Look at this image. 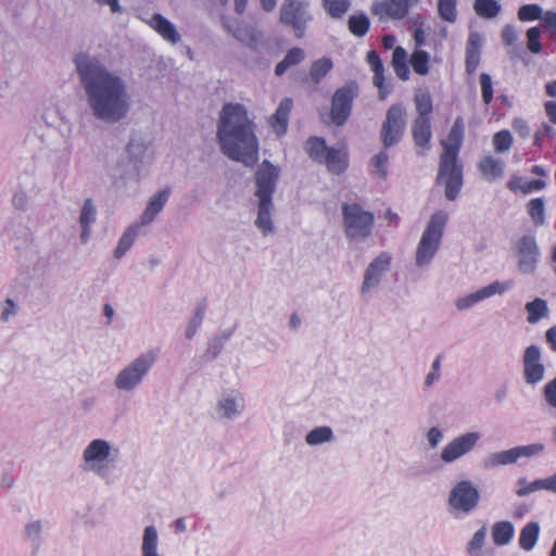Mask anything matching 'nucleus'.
<instances>
[{
	"instance_id": "1",
	"label": "nucleus",
	"mask_w": 556,
	"mask_h": 556,
	"mask_svg": "<svg viewBox=\"0 0 556 556\" xmlns=\"http://www.w3.org/2000/svg\"><path fill=\"white\" fill-rule=\"evenodd\" d=\"M74 64L92 117L110 125L124 121L132 106L127 81L99 58L86 52L77 53Z\"/></svg>"
},
{
	"instance_id": "2",
	"label": "nucleus",
	"mask_w": 556,
	"mask_h": 556,
	"mask_svg": "<svg viewBox=\"0 0 556 556\" xmlns=\"http://www.w3.org/2000/svg\"><path fill=\"white\" fill-rule=\"evenodd\" d=\"M216 137L222 153L228 159L247 167L257 163L260 144L256 124L243 104L227 102L222 106Z\"/></svg>"
},
{
	"instance_id": "3",
	"label": "nucleus",
	"mask_w": 556,
	"mask_h": 556,
	"mask_svg": "<svg viewBox=\"0 0 556 556\" xmlns=\"http://www.w3.org/2000/svg\"><path fill=\"white\" fill-rule=\"evenodd\" d=\"M465 123L458 116L451 127L447 139L443 142L444 152L440 157L437 185L444 186V195L448 201H455L464 185L463 164L458 161V152L464 141Z\"/></svg>"
},
{
	"instance_id": "4",
	"label": "nucleus",
	"mask_w": 556,
	"mask_h": 556,
	"mask_svg": "<svg viewBox=\"0 0 556 556\" xmlns=\"http://www.w3.org/2000/svg\"><path fill=\"white\" fill-rule=\"evenodd\" d=\"M279 178L280 167L268 160H264L257 166L254 174V195L257 199V215L254 225L264 237L273 233L275 229L273 222L275 213L273 195L277 189Z\"/></svg>"
},
{
	"instance_id": "5",
	"label": "nucleus",
	"mask_w": 556,
	"mask_h": 556,
	"mask_svg": "<svg viewBox=\"0 0 556 556\" xmlns=\"http://www.w3.org/2000/svg\"><path fill=\"white\" fill-rule=\"evenodd\" d=\"M447 220L448 214L443 210L435 211L430 216L416 248L417 267L422 268L431 264L440 249Z\"/></svg>"
},
{
	"instance_id": "6",
	"label": "nucleus",
	"mask_w": 556,
	"mask_h": 556,
	"mask_svg": "<svg viewBox=\"0 0 556 556\" xmlns=\"http://www.w3.org/2000/svg\"><path fill=\"white\" fill-rule=\"evenodd\" d=\"M344 235L349 240L361 241L371 236L375 215L359 203L343 202L341 205Z\"/></svg>"
},
{
	"instance_id": "7",
	"label": "nucleus",
	"mask_w": 556,
	"mask_h": 556,
	"mask_svg": "<svg viewBox=\"0 0 556 556\" xmlns=\"http://www.w3.org/2000/svg\"><path fill=\"white\" fill-rule=\"evenodd\" d=\"M156 362V354L148 351L118 371L115 377L114 386L122 392H132L139 388Z\"/></svg>"
},
{
	"instance_id": "8",
	"label": "nucleus",
	"mask_w": 556,
	"mask_h": 556,
	"mask_svg": "<svg viewBox=\"0 0 556 556\" xmlns=\"http://www.w3.org/2000/svg\"><path fill=\"white\" fill-rule=\"evenodd\" d=\"M480 493L470 480L457 481L450 490L447 505L455 517H466L479 506Z\"/></svg>"
},
{
	"instance_id": "9",
	"label": "nucleus",
	"mask_w": 556,
	"mask_h": 556,
	"mask_svg": "<svg viewBox=\"0 0 556 556\" xmlns=\"http://www.w3.org/2000/svg\"><path fill=\"white\" fill-rule=\"evenodd\" d=\"M309 0H283L279 21L293 29L298 39L305 36L308 24L313 21Z\"/></svg>"
},
{
	"instance_id": "10",
	"label": "nucleus",
	"mask_w": 556,
	"mask_h": 556,
	"mask_svg": "<svg viewBox=\"0 0 556 556\" xmlns=\"http://www.w3.org/2000/svg\"><path fill=\"white\" fill-rule=\"evenodd\" d=\"M358 85L355 80L348 81L338 88L331 98L330 117L336 126H343L352 114L353 102L358 96Z\"/></svg>"
},
{
	"instance_id": "11",
	"label": "nucleus",
	"mask_w": 556,
	"mask_h": 556,
	"mask_svg": "<svg viewBox=\"0 0 556 556\" xmlns=\"http://www.w3.org/2000/svg\"><path fill=\"white\" fill-rule=\"evenodd\" d=\"M406 129V111L401 103L392 104L386 114L380 129V138L384 148L397 144Z\"/></svg>"
},
{
	"instance_id": "12",
	"label": "nucleus",
	"mask_w": 556,
	"mask_h": 556,
	"mask_svg": "<svg viewBox=\"0 0 556 556\" xmlns=\"http://www.w3.org/2000/svg\"><path fill=\"white\" fill-rule=\"evenodd\" d=\"M111 456V444L104 439H94L89 442L83 452L84 471L93 472L104 478L108 475V468L104 465Z\"/></svg>"
},
{
	"instance_id": "13",
	"label": "nucleus",
	"mask_w": 556,
	"mask_h": 556,
	"mask_svg": "<svg viewBox=\"0 0 556 556\" xmlns=\"http://www.w3.org/2000/svg\"><path fill=\"white\" fill-rule=\"evenodd\" d=\"M481 434L477 431L465 432L452 439L441 451L440 458L444 464H452L469 454L478 445Z\"/></svg>"
},
{
	"instance_id": "14",
	"label": "nucleus",
	"mask_w": 556,
	"mask_h": 556,
	"mask_svg": "<svg viewBox=\"0 0 556 556\" xmlns=\"http://www.w3.org/2000/svg\"><path fill=\"white\" fill-rule=\"evenodd\" d=\"M522 375L528 386H536L545 377V366L542 362V350L536 344L526 348L522 355Z\"/></svg>"
},
{
	"instance_id": "15",
	"label": "nucleus",
	"mask_w": 556,
	"mask_h": 556,
	"mask_svg": "<svg viewBox=\"0 0 556 556\" xmlns=\"http://www.w3.org/2000/svg\"><path fill=\"white\" fill-rule=\"evenodd\" d=\"M518 268L522 274H533L540 261L541 251L534 235H525L516 242Z\"/></svg>"
},
{
	"instance_id": "16",
	"label": "nucleus",
	"mask_w": 556,
	"mask_h": 556,
	"mask_svg": "<svg viewBox=\"0 0 556 556\" xmlns=\"http://www.w3.org/2000/svg\"><path fill=\"white\" fill-rule=\"evenodd\" d=\"M514 287L511 280L500 281L495 280L490 285L470 293L465 296L458 298L455 302V307L458 311H466L473 307L479 302L486 300L493 295H501L509 291Z\"/></svg>"
},
{
	"instance_id": "17",
	"label": "nucleus",
	"mask_w": 556,
	"mask_h": 556,
	"mask_svg": "<svg viewBox=\"0 0 556 556\" xmlns=\"http://www.w3.org/2000/svg\"><path fill=\"white\" fill-rule=\"evenodd\" d=\"M146 151L147 146L140 138H130L125 149V156L119 163L124 166V162H127L124 169L125 178L139 179Z\"/></svg>"
},
{
	"instance_id": "18",
	"label": "nucleus",
	"mask_w": 556,
	"mask_h": 556,
	"mask_svg": "<svg viewBox=\"0 0 556 556\" xmlns=\"http://www.w3.org/2000/svg\"><path fill=\"white\" fill-rule=\"evenodd\" d=\"M391 255L389 252H380L367 266L364 273V279L361 287L362 294L367 293L370 289L377 287L384 274L390 270Z\"/></svg>"
},
{
	"instance_id": "19",
	"label": "nucleus",
	"mask_w": 556,
	"mask_h": 556,
	"mask_svg": "<svg viewBox=\"0 0 556 556\" xmlns=\"http://www.w3.org/2000/svg\"><path fill=\"white\" fill-rule=\"evenodd\" d=\"M245 401L242 393L231 390L223 394L216 404V413L219 419L233 420L244 410Z\"/></svg>"
},
{
	"instance_id": "20",
	"label": "nucleus",
	"mask_w": 556,
	"mask_h": 556,
	"mask_svg": "<svg viewBox=\"0 0 556 556\" xmlns=\"http://www.w3.org/2000/svg\"><path fill=\"white\" fill-rule=\"evenodd\" d=\"M371 13L380 21L388 18L403 20L409 11L408 0H384L375 1L371 4Z\"/></svg>"
},
{
	"instance_id": "21",
	"label": "nucleus",
	"mask_w": 556,
	"mask_h": 556,
	"mask_svg": "<svg viewBox=\"0 0 556 556\" xmlns=\"http://www.w3.org/2000/svg\"><path fill=\"white\" fill-rule=\"evenodd\" d=\"M482 42L483 39L479 33L469 34L465 50V70L468 75L475 74L480 64Z\"/></svg>"
},
{
	"instance_id": "22",
	"label": "nucleus",
	"mask_w": 556,
	"mask_h": 556,
	"mask_svg": "<svg viewBox=\"0 0 556 556\" xmlns=\"http://www.w3.org/2000/svg\"><path fill=\"white\" fill-rule=\"evenodd\" d=\"M293 108V100L291 98H285L280 101L275 113L269 117L268 124L273 131L281 137L287 134L290 113Z\"/></svg>"
},
{
	"instance_id": "23",
	"label": "nucleus",
	"mask_w": 556,
	"mask_h": 556,
	"mask_svg": "<svg viewBox=\"0 0 556 556\" xmlns=\"http://www.w3.org/2000/svg\"><path fill=\"white\" fill-rule=\"evenodd\" d=\"M148 24L154 29L164 40L176 45L180 41L181 36L176 26L160 13H154L148 21Z\"/></svg>"
},
{
	"instance_id": "24",
	"label": "nucleus",
	"mask_w": 556,
	"mask_h": 556,
	"mask_svg": "<svg viewBox=\"0 0 556 556\" xmlns=\"http://www.w3.org/2000/svg\"><path fill=\"white\" fill-rule=\"evenodd\" d=\"M98 210L91 198L84 201L79 213V226L81 228L80 240L87 243L91 236L92 225L97 222Z\"/></svg>"
},
{
	"instance_id": "25",
	"label": "nucleus",
	"mask_w": 556,
	"mask_h": 556,
	"mask_svg": "<svg viewBox=\"0 0 556 556\" xmlns=\"http://www.w3.org/2000/svg\"><path fill=\"white\" fill-rule=\"evenodd\" d=\"M366 59L370 65L371 71L374 72L372 81L374 85L379 89V98L384 99L391 92V87L384 83L383 63L375 50H370L367 53Z\"/></svg>"
},
{
	"instance_id": "26",
	"label": "nucleus",
	"mask_w": 556,
	"mask_h": 556,
	"mask_svg": "<svg viewBox=\"0 0 556 556\" xmlns=\"http://www.w3.org/2000/svg\"><path fill=\"white\" fill-rule=\"evenodd\" d=\"M349 152L346 147L333 148L331 147L324 162L328 172L333 175H341L349 167Z\"/></svg>"
},
{
	"instance_id": "27",
	"label": "nucleus",
	"mask_w": 556,
	"mask_h": 556,
	"mask_svg": "<svg viewBox=\"0 0 556 556\" xmlns=\"http://www.w3.org/2000/svg\"><path fill=\"white\" fill-rule=\"evenodd\" d=\"M169 193V189L166 188L152 195L146 210L141 215L140 225H148L153 222L155 216L163 210V207L167 203Z\"/></svg>"
},
{
	"instance_id": "28",
	"label": "nucleus",
	"mask_w": 556,
	"mask_h": 556,
	"mask_svg": "<svg viewBox=\"0 0 556 556\" xmlns=\"http://www.w3.org/2000/svg\"><path fill=\"white\" fill-rule=\"evenodd\" d=\"M224 27L231 31L233 37L239 40L240 42L244 43L249 49H251L254 52H257L260 50V43H261V34L257 29L254 27H239L236 30H231L230 26L224 21L223 22Z\"/></svg>"
},
{
	"instance_id": "29",
	"label": "nucleus",
	"mask_w": 556,
	"mask_h": 556,
	"mask_svg": "<svg viewBox=\"0 0 556 556\" xmlns=\"http://www.w3.org/2000/svg\"><path fill=\"white\" fill-rule=\"evenodd\" d=\"M515 447L509 450L498 451L494 453H490L483 459V467L485 469H494L501 466L513 465L518 462V457L516 455Z\"/></svg>"
},
{
	"instance_id": "30",
	"label": "nucleus",
	"mask_w": 556,
	"mask_h": 556,
	"mask_svg": "<svg viewBox=\"0 0 556 556\" xmlns=\"http://www.w3.org/2000/svg\"><path fill=\"white\" fill-rule=\"evenodd\" d=\"M412 134L416 146L428 147L432 137L430 118L417 117L412 126Z\"/></svg>"
},
{
	"instance_id": "31",
	"label": "nucleus",
	"mask_w": 556,
	"mask_h": 556,
	"mask_svg": "<svg viewBox=\"0 0 556 556\" xmlns=\"http://www.w3.org/2000/svg\"><path fill=\"white\" fill-rule=\"evenodd\" d=\"M546 187V181L543 179H534L527 181L520 176H513L507 182V188L511 192L521 191L523 194H529L533 191L543 190Z\"/></svg>"
},
{
	"instance_id": "32",
	"label": "nucleus",
	"mask_w": 556,
	"mask_h": 556,
	"mask_svg": "<svg viewBox=\"0 0 556 556\" xmlns=\"http://www.w3.org/2000/svg\"><path fill=\"white\" fill-rule=\"evenodd\" d=\"M505 163L493 155L484 156L479 163V169L489 180H495L504 174Z\"/></svg>"
},
{
	"instance_id": "33",
	"label": "nucleus",
	"mask_w": 556,
	"mask_h": 556,
	"mask_svg": "<svg viewBox=\"0 0 556 556\" xmlns=\"http://www.w3.org/2000/svg\"><path fill=\"white\" fill-rule=\"evenodd\" d=\"M540 531V523L536 521H530L525 525L519 534L520 547L527 552L532 551L538 543Z\"/></svg>"
},
{
	"instance_id": "34",
	"label": "nucleus",
	"mask_w": 556,
	"mask_h": 556,
	"mask_svg": "<svg viewBox=\"0 0 556 556\" xmlns=\"http://www.w3.org/2000/svg\"><path fill=\"white\" fill-rule=\"evenodd\" d=\"M139 229L140 224H134L126 228L114 250L113 255L115 258H122L129 251L139 235Z\"/></svg>"
},
{
	"instance_id": "35",
	"label": "nucleus",
	"mask_w": 556,
	"mask_h": 556,
	"mask_svg": "<svg viewBox=\"0 0 556 556\" xmlns=\"http://www.w3.org/2000/svg\"><path fill=\"white\" fill-rule=\"evenodd\" d=\"M331 147L321 137H309L305 142V151L315 162L323 163Z\"/></svg>"
},
{
	"instance_id": "36",
	"label": "nucleus",
	"mask_w": 556,
	"mask_h": 556,
	"mask_svg": "<svg viewBox=\"0 0 556 556\" xmlns=\"http://www.w3.org/2000/svg\"><path fill=\"white\" fill-rule=\"evenodd\" d=\"M43 522L39 519L29 520L24 527V539L30 544L34 552H37L42 543Z\"/></svg>"
},
{
	"instance_id": "37",
	"label": "nucleus",
	"mask_w": 556,
	"mask_h": 556,
	"mask_svg": "<svg viewBox=\"0 0 556 556\" xmlns=\"http://www.w3.org/2000/svg\"><path fill=\"white\" fill-rule=\"evenodd\" d=\"M514 533L515 527L510 521H497L492 526V539L498 546L508 544Z\"/></svg>"
},
{
	"instance_id": "38",
	"label": "nucleus",
	"mask_w": 556,
	"mask_h": 556,
	"mask_svg": "<svg viewBox=\"0 0 556 556\" xmlns=\"http://www.w3.org/2000/svg\"><path fill=\"white\" fill-rule=\"evenodd\" d=\"M304 59L305 52L303 49L298 47L291 48L285 58L276 65L275 74L282 76L289 67L300 64Z\"/></svg>"
},
{
	"instance_id": "39",
	"label": "nucleus",
	"mask_w": 556,
	"mask_h": 556,
	"mask_svg": "<svg viewBox=\"0 0 556 556\" xmlns=\"http://www.w3.org/2000/svg\"><path fill=\"white\" fill-rule=\"evenodd\" d=\"M159 535L154 526H148L143 530L141 552L142 556H160L157 552Z\"/></svg>"
},
{
	"instance_id": "40",
	"label": "nucleus",
	"mask_w": 556,
	"mask_h": 556,
	"mask_svg": "<svg viewBox=\"0 0 556 556\" xmlns=\"http://www.w3.org/2000/svg\"><path fill=\"white\" fill-rule=\"evenodd\" d=\"M206 307H207V304H206L205 300H202L197 304V306L193 311L192 317L189 319L187 328H186V332H185L186 339L192 340L194 338L198 329L201 327V325L203 323Z\"/></svg>"
},
{
	"instance_id": "41",
	"label": "nucleus",
	"mask_w": 556,
	"mask_h": 556,
	"mask_svg": "<svg viewBox=\"0 0 556 556\" xmlns=\"http://www.w3.org/2000/svg\"><path fill=\"white\" fill-rule=\"evenodd\" d=\"M527 213L535 226L546 224L545 200L544 198H534L527 203Z\"/></svg>"
},
{
	"instance_id": "42",
	"label": "nucleus",
	"mask_w": 556,
	"mask_h": 556,
	"mask_svg": "<svg viewBox=\"0 0 556 556\" xmlns=\"http://www.w3.org/2000/svg\"><path fill=\"white\" fill-rule=\"evenodd\" d=\"M332 441H334V433L329 426L316 427L312 429L305 437L306 444L311 446H316Z\"/></svg>"
},
{
	"instance_id": "43",
	"label": "nucleus",
	"mask_w": 556,
	"mask_h": 556,
	"mask_svg": "<svg viewBox=\"0 0 556 556\" xmlns=\"http://www.w3.org/2000/svg\"><path fill=\"white\" fill-rule=\"evenodd\" d=\"M526 311L528 312L527 320L530 324H536L542 318L548 315V305L544 299L536 298L526 304Z\"/></svg>"
},
{
	"instance_id": "44",
	"label": "nucleus",
	"mask_w": 556,
	"mask_h": 556,
	"mask_svg": "<svg viewBox=\"0 0 556 556\" xmlns=\"http://www.w3.org/2000/svg\"><path fill=\"white\" fill-rule=\"evenodd\" d=\"M392 66L399 78L402 80H407L409 78L410 72L407 65V53L404 48H394L392 55Z\"/></svg>"
},
{
	"instance_id": "45",
	"label": "nucleus",
	"mask_w": 556,
	"mask_h": 556,
	"mask_svg": "<svg viewBox=\"0 0 556 556\" xmlns=\"http://www.w3.org/2000/svg\"><path fill=\"white\" fill-rule=\"evenodd\" d=\"M349 30L356 37H364L370 27V20L365 13L354 14L348 21Z\"/></svg>"
},
{
	"instance_id": "46",
	"label": "nucleus",
	"mask_w": 556,
	"mask_h": 556,
	"mask_svg": "<svg viewBox=\"0 0 556 556\" xmlns=\"http://www.w3.org/2000/svg\"><path fill=\"white\" fill-rule=\"evenodd\" d=\"M475 12L483 18H493L501 12V4L496 0H476Z\"/></svg>"
},
{
	"instance_id": "47",
	"label": "nucleus",
	"mask_w": 556,
	"mask_h": 556,
	"mask_svg": "<svg viewBox=\"0 0 556 556\" xmlns=\"http://www.w3.org/2000/svg\"><path fill=\"white\" fill-rule=\"evenodd\" d=\"M333 64L331 59L321 58L312 63L309 68V76L315 84H319L320 80L331 71Z\"/></svg>"
},
{
	"instance_id": "48",
	"label": "nucleus",
	"mask_w": 556,
	"mask_h": 556,
	"mask_svg": "<svg viewBox=\"0 0 556 556\" xmlns=\"http://www.w3.org/2000/svg\"><path fill=\"white\" fill-rule=\"evenodd\" d=\"M429 53L421 49H416L410 56V64L419 75H427L429 73Z\"/></svg>"
},
{
	"instance_id": "49",
	"label": "nucleus",
	"mask_w": 556,
	"mask_h": 556,
	"mask_svg": "<svg viewBox=\"0 0 556 556\" xmlns=\"http://www.w3.org/2000/svg\"><path fill=\"white\" fill-rule=\"evenodd\" d=\"M323 7L333 18H341L351 7L350 0H323Z\"/></svg>"
},
{
	"instance_id": "50",
	"label": "nucleus",
	"mask_w": 556,
	"mask_h": 556,
	"mask_svg": "<svg viewBox=\"0 0 556 556\" xmlns=\"http://www.w3.org/2000/svg\"><path fill=\"white\" fill-rule=\"evenodd\" d=\"M457 0H438L439 16L448 23H454L457 18Z\"/></svg>"
},
{
	"instance_id": "51",
	"label": "nucleus",
	"mask_w": 556,
	"mask_h": 556,
	"mask_svg": "<svg viewBox=\"0 0 556 556\" xmlns=\"http://www.w3.org/2000/svg\"><path fill=\"white\" fill-rule=\"evenodd\" d=\"M415 104L418 112L417 117L430 118L432 112V99L428 92H418L415 94Z\"/></svg>"
},
{
	"instance_id": "52",
	"label": "nucleus",
	"mask_w": 556,
	"mask_h": 556,
	"mask_svg": "<svg viewBox=\"0 0 556 556\" xmlns=\"http://www.w3.org/2000/svg\"><path fill=\"white\" fill-rule=\"evenodd\" d=\"M389 161V155L386 150L380 151L375 154L370 160V166L372 167V173L379 176L380 178H386L388 175L387 163Z\"/></svg>"
},
{
	"instance_id": "53",
	"label": "nucleus",
	"mask_w": 556,
	"mask_h": 556,
	"mask_svg": "<svg viewBox=\"0 0 556 556\" xmlns=\"http://www.w3.org/2000/svg\"><path fill=\"white\" fill-rule=\"evenodd\" d=\"M493 146L496 152H507L513 146V136L509 130H500L493 136Z\"/></svg>"
},
{
	"instance_id": "54",
	"label": "nucleus",
	"mask_w": 556,
	"mask_h": 556,
	"mask_svg": "<svg viewBox=\"0 0 556 556\" xmlns=\"http://www.w3.org/2000/svg\"><path fill=\"white\" fill-rule=\"evenodd\" d=\"M543 10L539 4H525L518 10V18L522 22L541 20Z\"/></svg>"
},
{
	"instance_id": "55",
	"label": "nucleus",
	"mask_w": 556,
	"mask_h": 556,
	"mask_svg": "<svg viewBox=\"0 0 556 556\" xmlns=\"http://www.w3.org/2000/svg\"><path fill=\"white\" fill-rule=\"evenodd\" d=\"M226 343L218 337L214 336L207 342V348L204 353V357L207 362H212L218 357V355L224 350Z\"/></svg>"
},
{
	"instance_id": "56",
	"label": "nucleus",
	"mask_w": 556,
	"mask_h": 556,
	"mask_svg": "<svg viewBox=\"0 0 556 556\" xmlns=\"http://www.w3.org/2000/svg\"><path fill=\"white\" fill-rule=\"evenodd\" d=\"M481 97L484 104L489 105L493 100V81L488 73L480 74Z\"/></svg>"
},
{
	"instance_id": "57",
	"label": "nucleus",
	"mask_w": 556,
	"mask_h": 556,
	"mask_svg": "<svg viewBox=\"0 0 556 556\" xmlns=\"http://www.w3.org/2000/svg\"><path fill=\"white\" fill-rule=\"evenodd\" d=\"M544 450H545V445L542 443H532V444H528V445L515 446V451L517 453L516 455H517L518 459H520L522 457L530 458V457L536 456V455L543 453Z\"/></svg>"
},
{
	"instance_id": "58",
	"label": "nucleus",
	"mask_w": 556,
	"mask_h": 556,
	"mask_svg": "<svg viewBox=\"0 0 556 556\" xmlns=\"http://www.w3.org/2000/svg\"><path fill=\"white\" fill-rule=\"evenodd\" d=\"M527 38H528V49L534 53L538 54L542 51V43L540 41L541 38V29L538 26L530 27L527 30Z\"/></svg>"
},
{
	"instance_id": "59",
	"label": "nucleus",
	"mask_w": 556,
	"mask_h": 556,
	"mask_svg": "<svg viewBox=\"0 0 556 556\" xmlns=\"http://www.w3.org/2000/svg\"><path fill=\"white\" fill-rule=\"evenodd\" d=\"M517 483L519 488L516 490V494L520 497L526 496L535 491L542 490L541 479L528 482L527 478L521 477L518 479Z\"/></svg>"
},
{
	"instance_id": "60",
	"label": "nucleus",
	"mask_w": 556,
	"mask_h": 556,
	"mask_svg": "<svg viewBox=\"0 0 556 556\" xmlns=\"http://www.w3.org/2000/svg\"><path fill=\"white\" fill-rule=\"evenodd\" d=\"M485 535H486L485 527L480 528L479 530H477L473 533L471 540L469 541V543L467 545V552L470 555H476L478 553V551L482 547V545L484 544Z\"/></svg>"
},
{
	"instance_id": "61",
	"label": "nucleus",
	"mask_w": 556,
	"mask_h": 556,
	"mask_svg": "<svg viewBox=\"0 0 556 556\" xmlns=\"http://www.w3.org/2000/svg\"><path fill=\"white\" fill-rule=\"evenodd\" d=\"M443 431L439 427H431L426 434L428 444L431 448H435L443 440Z\"/></svg>"
},
{
	"instance_id": "62",
	"label": "nucleus",
	"mask_w": 556,
	"mask_h": 556,
	"mask_svg": "<svg viewBox=\"0 0 556 556\" xmlns=\"http://www.w3.org/2000/svg\"><path fill=\"white\" fill-rule=\"evenodd\" d=\"M555 135V129L553 126L548 125V124H542V129L541 130H538L534 136H533V144L536 146V147H541L542 146V140L544 137H554Z\"/></svg>"
},
{
	"instance_id": "63",
	"label": "nucleus",
	"mask_w": 556,
	"mask_h": 556,
	"mask_svg": "<svg viewBox=\"0 0 556 556\" xmlns=\"http://www.w3.org/2000/svg\"><path fill=\"white\" fill-rule=\"evenodd\" d=\"M544 397L549 406L556 408V377L545 384Z\"/></svg>"
},
{
	"instance_id": "64",
	"label": "nucleus",
	"mask_w": 556,
	"mask_h": 556,
	"mask_svg": "<svg viewBox=\"0 0 556 556\" xmlns=\"http://www.w3.org/2000/svg\"><path fill=\"white\" fill-rule=\"evenodd\" d=\"M17 306L12 299H7L2 308L0 320L7 323L12 316L16 315Z\"/></svg>"
}]
</instances>
